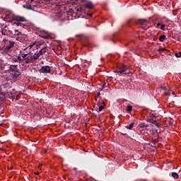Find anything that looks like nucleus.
<instances>
[{"label":"nucleus","mask_w":181,"mask_h":181,"mask_svg":"<svg viewBox=\"0 0 181 181\" xmlns=\"http://www.w3.org/2000/svg\"><path fill=\"white\" fill-rule=\"evenodd\" d=\"M41 2L42 4H46V5H51V8L57 9L58 12L62 10L63 5H64V1L53 3V0H41Z\"/></svg>","instance_id":"obj_1"},{"label":"nucleus","mask_w":181,"mask_h":181,"mask_svg":"<svg viewBox=\"0 0 181 181\" xmlns=\"http://www.w3.org/2000/svg\"><path fill=\"white\" fill-rule=\"evenodd\" d=\"M115 73H119L120 74H129L131 71L129 70V67L126 65H119L115 71Z\"/></svg>","instance_id":"obj_2"},{"label":"nucleus","mask_w":181,"mask_h":181,"mask_svg":"<svg viewBox=\"0 0 181 181\" xmlns=\"http://www.w3.org/2000/svg\"><path fill=\"white\" fill-rule=\"evenodd\" d=\"M12 19L13 23L14 25H16L17 26H21V25H22V23L26 22V19L23 16H13Z\"/></svg>","instance_id":"obj_3"},{"label":"nucleus","mask_w":181,"mask_h":181,"mask_svg":"<svg viewBox=\"0 0 181 181\" xmlns=\"http://www.w3.org/2000/svg\"><path fill=\"white\" fill-rule=\"evenodd\" d=\"M10 73L13 76V78H18L21 76V71L16 65L10 66Z\"/></svg>","instance_id":"obj_4"},{"label":"nucleus","mask_w":181,"mask_h":181,"mask_svg":"<svg viewBox=\"0 0 181 181\" xmlns=\"http://www.w3.org/2000/svg\"><path fill=\"white\" fill-rule=\"evenodd\" d=\"M23 60L25 64H29L30 63H35L36 60H37V57H36L35 54H33V53L31 52V54L23 58Z\"/></svg>","instance_id":"obj_5"},{"label":"nucleus","mask_w":181,"mask_h":181,"mask_svg":"<svg viewBox=\"0 0 181 181\" xmlns=\"http://www.w3.org/2000/svg\"><path fill=\"white\" fill-rule=\"evenodd\" d=\"M15 46V42L13 41H9V44L6 46V47L4 49V52L6 54H8L9 52V50L12 49Z\"/></svg>","instance_id":"obj_6"},{"label":"nucleus","mask_w":181,"mask_h":181,"mask_svg":"<svg viewBox=\"0 0 181 181\" xmlns=\"http://www.w3.org/2000/svg\"><path fill=\"white\" fill-rule=\"evenodd\" d=\"M47 50V46L42 47L38 52H35V54L37 59H39L42 55L45 54Z\"/></svg>","instance_id":"obj_7"},{"label":"nucleus","mask_w":181,"mask_h":181,"mask_svg":"<svg viewBox=\"0 0 181 181\" xmlns=\"http://www.w3.org/2000/svg\"><path fill=\"white\" fill-rule=\"evenodd\" d=\"M52 69L49 66H44L41 69H39L40 73H42L43 74H47L50 73Z\"/></svg>","instance_id":"obj_8"},{"label":"nucleus","mask_w":181,"mask_h":181,"mask_svg":"<svg viewBox=\"0 0 181 181\" xmlns=\"http://www.w3.org/2000/svg\"><path fill=\"white\" fill-rule=\"evenodd\" d=\"M136 25H141L142 26L144 25H148V23H149V21L146 19L140 18L136 21Z\"/></svg>","instance_id":"obj_9"},{"label":"nucleus","mask_w":181,"mask_h":181,"mask_svg":"<svg viewBox=\"0 0 181 181\" xmlns=\"http://www.w3.org/2000/svg\"><path fill=\"white\" fill-rule=\"evenodd\" d=\"M32 54L30 49H28V47L25 48L23 52L21 53L22 59H25V57H28L29 54Z\"/></svg>","instance_id":"obj_10"},{"label":"nucleus","mask_w":181,"mask_h":181,"mask_svg":"<svg viewBox=\"0 0 181 181\" xmlns=\"http://www.w3.org/2000/svg\"><path fill=\"white\" fill-rule=\"evenodd\" d=\"M41 37H42L43 39H50V35L47 31H42V33H41Z\"/></svg>","instance_id":"obj_11"},{"label":"nucleus","mask_w":181,"mask_h":181,"mask_svg":"<svg viewBox=\"0 0 181 181\" xmlns=\"http://www.w3.org/2000/svg\"><path fill=\"white\" fill-rule=\"evenodd\" d=\"M149 127V125L146 124V123H140L139 124V130L140 129H146V128H148Z\"/></svg>","instance_id":"obj_12"},{"label":"nucleus","mask_w":181,"mask_h":181,"mask_svg":"<svg viewBox=\"0 0 181 181\" xmlns=\"http://www.w3.org/2000/svg\"><path fill=\"white\" fill-rule=\"evenodd\" d=\"M85 8L87 9H93V8H94V4H93L91 1L87 2L85 4Z\"/></svg>","instance_id":"obj_13"},{"label":"nucleus","mask_w":181,"mask_h":181,"mask_svg":"<svg viewBox=\"0 0 181 181\" xmlns=\"http://www.w3.org/2000/svg\"><path fill=\"white\" fill-rule=\"evenodd\" d=\"M139 131L140 132L141 135H144V136H148L149 135V134L146 131V129H140V130Z\"/></svg>","instance_id":"obj_14"},{"label":"nucleus","mask_w":181,"mask_h":181,"mask_svg":"<svg viewBox=\"0 0 181 181\" xmlns=\"http://www.w3.org/2000/svg\"><path fill=\"white\" fill-rule=\"evenodd\" d=\"M6 100V94L5 93H0V101H5Z\"/></svg>","instance_id":"obj_15"},{"label":"nucleus","mask_w":181,"mask_h":181,"mask_svg":"<svg viewBox=\"0 0 181 181\" xmlns=\"http://www.w3.org/2000/svg\"><path fill=\"white\" fill-rule=\"evenodd\" d=\"M166 39V35H162L159 37L158 40L160 42H163Z\"/></svg>","instance_id":"obj_16"},{"label":"nucleus","mask_w":181,"mask_h":181,"mask_svg":"<svg viewBox=\"0 0 181 181\" xmlns=\"http://www.w3.org/2000/svg\"><path fill=\"white\" fill-rule=\"evenodd\" d=\"M134 125H135L134 122H132L129 125L126 126L127 129H132L134 128Z\"/></svg>","instance_id":"obj_17"},{"label":"nucleus","mask_w":181,"mask_h":181,"mask_svg":"<svg viewBox=\"0 0 181 181\" xmlns=\"http://www.w3.org/2000/svg\"><path fill=\"white\" fill-rule=\"evenodd\" d=\"M171 176L174 179H179V174H177V173H172Z\"/></svg>","instance_id":"obj_18"},{"label":"nucleus","mask_w":181,"mask_h":181,"mask_svg":"<svg viewBox=\"0 0 181 181\" xmlns=\"http://www.w3.org/2000/svg\"><path fill=\"white\" fill-rule=\"evenodd\" d=\"M23 8H25L26 9H32V5L29 3H26V4L23 6Z\"/></svg>","instance_id":"obj_19"},{"label":"nucleus","mask_w":181,"mask_h":181,"mask_svg":"<svg viewBox=\"0 0 181 181\" xmlns=\"http://www.w3.org/2000/svg\"><path fill=\"white\" fill-rule=\"evenodd\" d=\"M17 61L19 62V63H23V62H25V60L23 59V58L21 57V56H18L17 57Z\"/></svg>","instance_id":"obj_20"},{"label":"nucleus","mask_w":181,"mask_h":181,"mask_svg":"<svg viewBox=\"0 0 181 181\" xmlns=\"http://www.w3.org/2000/svg\"><path fill=\"white\" fill-rule=\"evenodd\" d=\"M127 111H128L129 112H131V111H132V105H128L127 107Z\"/></svg>","instance_id":"obj_21"},{"label":"nucleus","mask_w":181,"mask_h":181,"mask_svg":"<svg viewBox=\"0 0 181 181\" xmlns=\"http://www.w3.org/2000/svg\"><path fill=\"white\" fill-rule=\"evenodd\" d=\"M165 28H166V25H165V24H161L160 25V29L161 30H165Z\"/></svg>","instance_id":"obj_22"},{"label":"nucleus","mask_w":181,"mask_h":181,"mask_svg":"<svg viewBox=\"0 0 181 181\" xmlns=\"http://www.w3.org/2000/svg\"><path fill=\"white\" fill-rule=\"evenodd\" d=\"M175 57H181V52L175 54Z\"/></svg>","instance_id":"obj_23"},{"label":"nucleus","mask_w":181,"mask_h":181,"mask_svg":"<svg viewBox=\"0 0 181 181\" xmlns=\"http://www.w3.org/2000/svg\"><path fill=\"white\" fill-rule=\"evenodd\" d=\"M103 109H104V106H103V105L99 106L98 110H99L100 112H101V111H102Z\"/></svg>","instance_id":"obj_24"},{"label":"nucleus","mask_w":181,"mask_h":181,"mask_svg":"<svg viewBox=\"0 0 181 181\" xmlns=\"http://www.w3.org/2000/svg\"><path fill=\"white\" fill-rule=\"evenodd\" d=\"M165 51H166V49H165V48H160V49H158V52H160V53L161 52H165Z\"/></svg>","instance_id":"obj_25"},{"label":"nucleus","mask_w":181,"mask_h":181,"mask_svg":"<svg viewBox=\"0 0 181 181\" xmlns=\"http://www.w3.org/2000/svg\"><path fill=\"white\" fill-rule=\"evenodd\" d=\"M12 60H13V62H14L15 63H19L18 61V59H17L16 58H15V57L13 58Z\"/></svg>","instance_id":"obj_26"},{"label":"nucleus","mask_w":181,"mask_h":181,"mask_svg":"<svg viewBox=\"0 0 181 181\" xmlns=\"http://www.w3.org/2000/svg\"><path fill=\"white\" fill-rule=\"evenodd\" d=\"M77 12H81V8L78 7L76 8Z\"/></svg>","instance_id":"obj_27"},{"label":"nucleus","mask_w":181,"mask_h":181,"mask_svg":"<svg viewBox=\"0 0 181 181\" xmlns=\"http://www.w3.org/2000/svg\"><path fill=\"white\" fill-rule=\"evenodd\" d=\"M161 90H163V91H166L167 88L165 86H162Z\"/></svg>","instance_id":"obj_28"},{"label":"nucleus","mask_w":181,"mask_h":181,"mask_svg":"<svg viewBox=\"0 0 181 181\" xmlns=\"http://www.w3.org/2000/svg\"><path fill=\"white\" fill-rule=\"evenodd\" d=\"M16 35V36H19V35H22V33H21V32H18L16 34H15Z\"/></svg>","instance_id":"obj_29"},{"label":"nucleus","mask_w":181,"mask_h":181,"mask_svg":"<svg viewBox=\"0 0 181 181\" xmlns=\"http://www.w3.org/2000/svg\"><path fill=\"white\" fill-rule=\"evenodd\" d=\"M161 25H162V24H160V23H157V28H160Z\"/></svg>","instance_id":"obj_30"},{"label":"nucleus","mask_w":181,"mask_h":181,"mask_svg":"<svg viewBox=\"0 0 181 181\" xmlns=\"http://www.w3.org/2000/svg\"><path fill=\"white\" fill-rule=\"evenodd\" d=\"M100 95H101V93L98 92V97H100Z\"/></svg>","instance_id":"obj_31"},{"label":"nucleus","mask_w":181,"mask_h":181,"mask_svg":"<svg viewBox=\"0 0 181 181\" xmlns=\"http://www.w3.org/2000/svg\"><path fill=\"white\" fill-rule=\"evenodd\" d=\"M89 16L91 18V16H93V13H89Z\"/></svg>","instance_id":"obj_32"},{"label":"nucleus","mask_w":181,"mask_h":181,"mask_svg":"<svg viewBox=\"0 0 181 181\" xmlns=\"http://www.w3.org/2000/svg\"><path fill=\"white\" fill-rule=\"evenodd\" d=\"M14 32H15V33H18V32H19V30H15Z\"/></svg>","instance_id":"obj_33"},{"label":"nucleus","mask_w":181,"mask_h":181,"mask_svg":"<svg viewBox=\"0 0 181 181\" xmlns=\"http://www.w3.org/2000/svg\"><path fill=\"white\" fill-rule=\"evenodd\" d=\"M9 169V170H12V169H13V168L12 167H10V168H8Z\"/></svg>","instance_id":"obj_34"},{"label":"nucleus","mask_w":181,"mask_h":181,"mask_svg":"<svg viewBox=\"0 0 181 181\" xmlns=\"http://www.w3.org/2000/svg\"><path fill=\"white\" fill-rule=\"evenodd\" d=\"M105 83H104L103 85H102V87H103V88H104V86H105Z\"/></svg>","instance_id":"obj_35"},{"label":"nucleus","mask_w":181,"mask_h":181,"mask_svg":"<svg viewBox=\"0 0 181 181\" xmlns=\"http://www.w3.org/2000/svg\"><path fill=\"white\" fill-rule=\"evenodd\" d=\"M103 88H104L102 86V88H100V91H103Z\"/></svg>","instance_id":"obj_36"},{"label":"nucleus","mask_w":181,"mask_h":181,"mask_svg":"<svg viewBox=\"0 0 181 181\" xmlns=\"http://www.w3.org/2000/svg\"><path fill=\"white\" fill-rule=\"evenodd\" d=\"M165 95H169V93H168V92H166V93H165Z\"/></svg>","instance_id":"obj_37"},{"label":"nucleus","mask_w":181,"mask_h":181,"mask_svg":"<svg viewBox=\"0 0 181 181\" xmlns=\"http://www.w3.org/2000/svg\"><path fill=\"white\" fill-rule=\"evenodd\" d=\"M103 107H104V105H105V102H103Z\"/></svg>","instance_id":"obj_38"},{"label":"nucleus","mask_w":181,"mask_h":181,"mask_svg":"<svg viewBox=\"0 0 181 181\" xmlns=\"http://www.w3.org/2000/svg\"><path fill=\"white\" fill-rule=\"evenodd\" d=\"M130 22H131V20H129V21H128V23H129Z\"/></svg>","instance_id":"obj_39"},{"label":"nucleus","mask_w":181,"mask_h":181,"mask_svg":"<svg viewBox=\"0 0 181 181\" xmlns=\"http://www.w3.org/2000/svg\"><path fill=\"white\" fill-rule=\"evenodd\" d=\"M35 0H30V2H33Z\"/></svg>","instance_id":"obj_40"},{"label":"nucleus","mask_w":181,"mask_h":181,"mask_svg":"<svg viewBox=\"0 0 181 181\" xmlns=\"http://www.w3.org/2000/svg\"><path fill=\"white\" fill-rule=\"evenodd\" d=\"M144 30H146V28H144Z\"/></svg>","instance_id":"obj_41"},{"label":"nucleus","mask_w":181,"mask_h":181,"mask_svg":"<svg viewBox=\"0 0 181 181\" xmlns=\"http://www.w3.org/2000/svg\"><path fill=\"white\" fill-rule=\"evenodd\" d=\"M35 175H39V173H35Z\"/></svg>","instance_id":"obj_42"},{"label":"nucleus","mask_w":181,"mask_h":181,"mask_svg":"<svg viewBox=\"0 0 181 181\" xmlns=\"http://www.w3.org/2000/svg\"><path fill=\"white\" fill-rule=\"evenodd\" d=\"M4 42H6V39H4Z\"/></svg>","instance_id":"obj_43"},{"label":"nucleus","mask_w":181,"mask_h":181,"mask_svg":"<svg viewBox=\"0 0 181 181\" xmlns=\"http://www.w3.org/2000/svg\"><path fill=\"white\" fill-rule=\"evenodd\" d=\"M4 42H6V39H4Z\"/></svg>","instance_id":"obj_44"},{"label":"nucleus","mask_w":181,"mask_h":181,"mask_svg":"<svg viewBox=\"0 0 181 181\" xmlns=\"http://www.w3.org/2000/svg\"><path fill=\"white\" fill-rule=\"evenodd\" d=\"M17 40H19V38H17Z\"/></svg>","instance_id":"obj_45"},{"label":"nucleus","mask_w":181,"mask_h":181,"mask_svg":"<svg viewBox=\"0 0 181 181\" xmlns=\"http://www.w3.org/2000/svg\"><path fill=\"white\" fill-rule=\"evenodd\" d=\"M1 125H2V124H0V127H1Z\"/></svg>","instance_id":"obj_46"}]
</instances>
